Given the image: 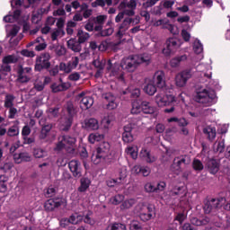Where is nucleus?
I'll list each match as a JSON object with an SVG mask.
<instances>
[{
	"label": "nucleus",
	"instance_id": "1",
	"mask_svg": "<svg viewBox=\"0 0 230 230\" xmlns=\"http://www.w3.org/2000/svg\"><path fill=\"white\" fill-rule=\"evenodd\" d=\"M128 94L132 100H136L132 103L131 114H150L157 116V108L152 106L149 102L145 101L141 96V90L135 88L128 91Z\"/></svg>",
	"mask_w": 230,
	"mask_h": 230
},
{
	"label": "nucleus",
	"instance_id": "2",
	"mask_svg": "<svg viewBox=\"0 0 230 230\" xmlns=\"http://www.w3.org/2000/svg\"><path fill=\"white\" fill-rule=\"evenodd\" d=\"M111 155V144L109 142H102L92 155L93 164L103 163L107 157Z\"/></svg>",
	"mask_w": 230,
	"mask_h": 230
},
{
	"label": "nucleus",
	"instance_id": "3",
	"mask_svg": "<svg viewBox=\"0 0 230 230\" xmlns=\"http://www.w3.org/2000/svg\"><path fill=\"white\" fill-rule=\"evenodd\" d=\"M194 100L198 103H203L204 105H215L217 103V92L215 90L203 89L197 92Z\"/></svg>",
	"mask_w": 230,
	"mask_h": 230
},
{
	"label": "nucleus",
	"instance_id": "4",
	"mask_svg": "<svg viewBox=\"0 0 230 230\" xmlns=\"http://www.w3.org/2000/svg\"><path fill=\"white\" fill-rule=\"evenodd\" d=\"M51 55L49 52L41 53L40 56H37L34 71L36 73H41V71H49L51 69Z\"/></svg>",
	"mask_w": 230,
	"mask_h": 230
},
{
	"label": "nucleus",
	"instance_id": "5",
	"mask_svg": "<svg viewBox=\"0 0 230 230\" xmlns=\"http://www.w3.org/2000/svg\"><path fill=\"white\" fill-rule=\"evenodd\" d=\"M191 163V158L189 155H183L176 156L171 165L172 172H181L182 166H188Z\"/></svg>",
	"mask_w": 230,
	"mask_h": 230
},
{
	"label": "nucleus",
	"instance_id": "6",
	"mask_svg": "<svg viewBox=\"0 0 230 230\" xmlns=\"http://www.w3.org/2000/svg\"><path fill=\"white\" fill-rule=\"evenodd\" d=\"M191 76H193L191 68H187L180 72L175 77V84L177 87H184Z\"/></svg>",
	"mask_w": 230,
	"mask_h": 230
},
{
	"label": "nucleus",
	"instance_id": "7",
	"mask_svg": "<svg viewBox=\"0 0 230 230\" xmlns=\"http://www.w3.org/2000/svg\"><path fill=\"white\" fill-rule=\"evenodd\" d=\"M120 67H122L124 71H128V73H134L138 66L134 56L132 55L121 60Z\"/></svg>",
	"mask_w": 230,
	"mask_h": 230
},
{
	"label": "nucleus",
	"instance_id": "8",
	"mask_svg": "<svg viewBox=\"0 0 230 230\" xmlns=\"http://www.w3.org/2000/svg\"><path fill=\"white\" fill-rule=\"evenodd\" d=\"M177 101L175 100V96L172 94L165 95H156L155 102L158 107H166V105H174Z\"/></svg>",
	"mask_w": 230,
	"mask_h": 230
},
{
	"label": "nucleus",
	"instance_id": "9",
	"mask_svg": "<svg viewBox=\"0 0 230 230\" xmlns=\"http://www.w3.org/2000/svg\"><path fill=\"white\" fill-rule=\"evenodd\" d=\"M68 218L70 220V224H72L73 226H78V224H81L83 221L84 222V224H89L90 226H93L94 224V222H93V219H91V217H89V214H87L84 218V216L78 213H75L72 214Z\"/></svg>",
	"mask_w": 230,
	"mask_h": 230
},
{
	"label": "nucleus",
	"instance_id": "10",
	"mask_svg": "<svg viewBox=\"0 0 230 230\" xmlns=\"http://www.w3.org/2000/svg\"><path fill=\"white\" fill-rule=\"evenodd\" d=\"M48 119H49V117H41L39 120L40 127H42L40 134V139H46V137H48V134H49L53 128V126L48 122Z\"/></svg>",
	"mask_w": 230,
	"mask_h": 230
},
{
	"label": "nucleus",
	"instance_id": "11",
	"mask_svg": "<svg viewBox=\"0 0 230 230\" xmlns=\"http://www.w3.org/2000/svg\"><path fill=\"white\" fill-rule=\"evenodd\" d=\"M226 198L221 199H212L205 203L203 209L207 215H209L211 211H215V209H218L220 208V202H224Z\"/></svg>",
	"mask_w": 230,
	"mask_h": 230
},
{
	"label": "nucleus",
	"instance_id": "12",
	"mask_svg": "<svg viewBox=\"0 0 230 230\" xmlns=\"http://www.w3.org/2000/svg\"><path fill=\"white\" fill-rule=\"evenodd\" d=\"M73 177L80 179L82 177V164L78 160H71L68 164Z\"/></svg>",
	"mask_w": 230,
	"mask_h": 230
},
{
	"label": "nucleus",
	"instance_id": "13",
	"mask_svg": "<svg viewBox=\"0 0 230 230\" xmlns=\"http://www.w3.org/2000/svg\"><path fill=\"white\" fill-rule=\"evenodd\" d=\"M62 204H64V202L62 201V199H59V198L49 199L44 204L45 211H49V212L55 211L56 209H58L60 206H62Z\"/></svg>",
	"mask_w": 230,
	"mask_h": 230
},
{
	"label": "nucleus",
	"instance_id": "14",
	"mask_svg": "<svg viewBox=\"0 0 230 230\" xmlns=\"http://www.w3.org/2000/svg\"><path fill=\"white\" fill-rule=\"evenodd\" d=\"M177 49V40L175 38H169L165 42V47L163 49L164 55L170 57L172 53H175Z\"/></svg>",
	"mask_w": 230,
	"mask_h": 230
},
{
	"label": "nucleus",
	"instance_id": "15",
	"mask_svg": "<svg viewBox=\"0 0 230 230\" xmlns=\"http://www.w3.org/2000/svg\"><path fill=\"white\" fill-rule=\"evenodd\" d=\"M144 188L146 193H159L160 191L164 190L166 183L164 181H161L155 187L152 182H147L145 184Z\"/></svg>",
	"mask_w": 230,
	"mask_h": 230
},
{
	"label": "nucleus",
	"instance_id": "16",
	"mask_svg": "<svg viewBox=\"0 0 230 230\" xmlns=\"http://www.w3.org/2000/svg\"><path fill=\"white\" fill-rule=\"evenodd\" d=\"M164 72L163 71L155 73L153 84L155 87H158V89H164V87H166V80L164 79Z\"/></svg>",
	"mask_w": 230,
	"mask_h": 230
},
{
	"label": "nucleus",
	"instance_id": "17",
	"mask_svg": "<svg viewBox=\"0 0 230 230\" xmlns=\"http://www.w3.org/2000/svg\"><path fill=\"white\" fill-rule=\"evenodd\" d=\"M135 58V62H137V66L139 67L141 64H145V66H150L152 62V56L148 53L136 54L133 55Z\"/></svg>",
	"mask_w": 230,
	"mask_h": 230
},
{
	"label": "nucleus",
	"instance_id": "18",
	"mask_svg": "<svg viewBox=\"0 0 230 230\" xmlns=\"http://www.w3.org/2000/svg\"><path fill=\"white\" fill-rule=\"evenodd\" d=\"M63 143L65 144L66 150L68 154H75V144L76 143V138L69 136L61 137Z\"/></svg>",
	"mask_w": 230,
	"mask_h": 230
},
{
	"label": "nucleus",
	"instance_id": "19",
	"mask_svg": "<svg viewBox=\"0 0 230 230\" xmlns=\"http://www.w3.org/2000/svg\"><path fill=\"white\" fill-rule=\"evenodd\" d=\"M146 209L147 213H140V220L143 222H148V220H152V218L155 217V206L149 204L147 205Z\"/></svg>",
	"mask_w": 230,
	"mask_h": 230
},
{
	"label": "nucleus",
	"instance_id": "20",
	"mask_svg": "<svg viewBox=\"0 0 230 230\" xmlns=\"http://www.w3.org/2000/svg\"><path fill=\"white\" fill-rule=\"evenodd\" d=\"M83 128L86 130H98L100 124L98 123V119L94 118L85 119L83 123Z\"/></svg>",
	"mask_w": 230,
	"mask_h": 230
},
{
	"label": "nucleus",
	"instance_id": "21",
	"mask_svg": "<svg viewBox=\"0 0 230 230\" xmlns=\"http://www.w3.org/2000/svg\"><path fill=\"white\" fill-rule=\"evenodd\" d=\"M133 22H134V19H132V18H125L124 19L122 23L119 25V31L117 32V37H119V39H123V35H124L125 31H127L128 30L129 24H132Z\"/></svg>",
	"mask_w": 230,
	"mask_h": 230
},
{
	"label": "nucleus",
	"instance_id": "22",
	"mask_svg": "<svg viewBox=\"0 0 230 230\" xmlns=\"http://www.w3.org/2000/svg\"><path fill=\"white\" fill-rule=\"evenodd\" d=\"M132 125L128 124L124 127V132L122 133V141L124 143H132L134 141V135L132 134Z\"/></svg>",
	"mask_w": 230,
	"mask_h": 230
},
{
	"label": "nucleus",
	"instance_id": "23",
	"mask_svg": "<svg viewBox=\"0 0 230 230\" xmlns=\"http://www.w3.org/2000/svg\"><path fill=\"white\" fill-rule=\"evenodd\" d=\"M68 49L74 51V53H80L82 51V43L76 40V38L70 39L67 42Z\"/></svg>",
	"mask_w": 230,
	"mask_h": 230
},
{
	"label": "nucleus",
	"instance_id": "24",
	"mask_svg": "<svg viewBox=\"0 0 230 230\" xmlns=\"http://www.w3.org/2000/svg\"><path fill=\"white\" fill-rule=\"evenodd\" d=\"M70 87H71V84H69V83H62L60 84H58L57 83H53L50 85L51 92L54 93L66 92Z\"/></svg>",
	"mask_w": 230,
	"mask_h": 230
},
{
	"label": "nucleus",
	"instance_id": "25",
	"mask_svg": "<svg viewBox=\"0 0 230 230\" xmlns=\"http://www.w3.org/2000/svg\"><path fill=\"white\" fill-rule=\"evenodd\" d=\"M13 160L16 164H21V163H30L31 161V156L28 153H20L13 155Z\"/></svg>",
	"mask_w": 230,
	"mask_h": 230
},
{
	"label": "nucleus",
	"instance_id": "26",
	"mask_svg": "<svg viewBox=\"0 0 230 230\" xmlns=\"http://www.w3.org/2000/svg\"><path fill=\"white\" fill-rule=\"evenodd\" d=\"M207 168L212 175H215V173H217L218 170H220V164L215 159H208L207 162Z\"/></svg>",
	"mask_w": 230,
	"mask_h": 230
},
{
	"label": "nucleus",
	"instance_id": "27",
	"mask_svg": "<svg viewBox=\"0 0 230 230\" xmlns=\"http://www.w3.org/2000/svg\"><path fill=\"white\" fill-rule=\"evenodd\" d=\"M61 130L65 132L71 128V125H73V117L72 116H64L60 119Z\"/></svg>",
	"mask_w": 230,
	"mask_h": 230
},
{
	"label": "nucleus",
	"instance_id": "28",
	"mask_svg": "<svg viewBox=\"0 0 230 230\" xmlns=\"http://www.w3.org/2000/svg\"><path fill=\"white\" fill-rule=\"evenodd\" d=\"M94 105V99L91 96L83 97L80 102V107L84 111H87V109H91Z\"/></svg>",
	"mask_w": 230,
	"mask_h": 230
},
{
	"label": "nucleus",
	"instance_id": "29",
	"mask_svg": "<svg viewBox=\"0 0 230 230\" xmlns=\"http://www.w3.org/2000/svg\"><path fill=\"white\" fill-rule=\"evenodd\" d=\"M213 150L216 154H222L226 150V139L224 138H218L214 146H213Z\"/></svg>",
	"mask_w": 230,
	"mask_h": 230
},
{
	"label": "nucleus",
	"instance_id": "30",
	"mask_svg": "<svg viewBox=\"0 0 230 230\" xmlns=\"http://www.w3.org/2000/svg\"><path fill=\"white\" fill-rule=\"evenodd\" d=\"M190 223L192 226H208V224H211V219L208 217L198 218V217H191Z\"/></svg>",
	"mask_w": 230,
	"mask_h": 230
},
{
	"label": "nucleus",
	"instance_id": "31",
	"mask_svg": "<svg viewBox=\"0 0 230 230\" xmlns=\"http://www.w3.org/2000/svg\"><path fill=\"white\" fill-rule=\"evenodd\" d=\"M89 186H91V180L87 177H83L80 180V186L78 187L77 191L85 193V191L89 190Z\"/></svg>",
	"mask_w": 230,
	"mask_h": 230
},
{
	"label": "nucleus",
	"instance_id": "32",
	"mask_svg": "<svg viewBox=\"0 0 230 230\" xmlns=\"http://www.w3.org/2000/svg\"><path fill=\"white\" fill-rule=\"evenodd\" d=\"M143 91L148 96H154L157 93V86L154 83H147L143 85Z\"/></svg>",
	"mask_w": 230,
	"mask_h": 230
},
{
	"label": "nucleus",
	"instance_id": "33",
	"mask_svg": "<svg viewBox=\"0 0 230 230\" xmlns=\"http://www.w3.org/2000/svg\"><path fill=\"white\" fill-rule=\"evenodd\" d=\"M186 60H188V56H186V54L175 57L170 61L171 67H179L181 62H184Z\"/></svg>",
	"mask_w": 230,
	"mask_h": 230
},
{
	"label": "nucleus",
	"instance_id": "34",
	"mask_svg": "<svg viewBox=\"0 0 230 230\" xmlns=\"http://www.w3.org/2000/svg\"><path fill=\"white\" fill-rule=\"evenodd\" d=\"M203 134L207 136L209 141H213L217 137V129L212 127H207L203 128Z\"/></svg>",
	"mask_w": 230,
	"mask_h": 230
},
{
	"label": "nucleus",
	"instance_id": "35",
	"mask_svg": "<svg viewBox=\"0 0 230 230\" xmlns=\"http://www.w3.org/2000/svg\"><path fill=\"white\" fill-rule=\"evenodd\" d=\"M140 157L146 161V163H155V157L150 154V151L143 148L140 151Z\"/></svg>",
	"mask_w": 230,
	"mask_h": 230
},
{
	"label": "nucleus",
	"instance_id": "36",
	"mask_svg": "<svg viewBox=\"0 0 230 230\" xmlns=\"http://www.w3.org/2000/svg\"><path fill=\"white\" fill-rule=\"evenodd\" d=\"M65 111H66L68 116H75L78 111L73 102H67L64 106Z\"/></svg>",
	"mask_w": 230,
	"mask_h": 230
},
{
	"label": "nucleus",
	"instance_id": "37",
	"mask_svg": "<svg viewBox=\"0 0 230 230\" xmlns=\"http://www.w3.org/2000/svg\"><path fill=\"white\" fill-rule=\"evenodd\" d=\"M17 81L20 82V84H28V82H30V77L24 75V68L22 67V66H21L18 69Z\"/></svg>",
	"mask_w": 230,
	"mask_h": 230
},
{
	"label": "nucleus",
	"instance_id": "38",
	"mask_svg": "<svg viewBox=\"0 0 230 230\" xmlns=\"http://www.w3.org/2000/svg\"><path fill=\"white\" fill-rule=\"evenodd\" d=\"M3 64H17L19 62V58L15 55H7L2 59Z\"/></svg>",
	"mask_w": 230,
	"mask_h": 230
},
{
	"label": "nucleus",
	"instance_id": "39",
	"mask_svg": "<svg viewBox=\"0 0 230 230\" xmlns=\"http://www.w3.org/2000/svg\"><path fill=\"white\" fill-rule=\"evenodd\" d=\"M77 37H78V42L81 44H84V42H87L89 40L91 35L88 32H84L82 30H78L77 31Z\"/></svg>",
	"mask_w": 230,
	"mask_h": 230
},
{
	"label": "nucleus",
	"instance_id": "40",
	"mask_svg": "<svg viewBox=\"0 0 230 230\" xmlns=\"http://www.w3.org/2000/svg\"><path fill=\"white\" fill-rule=\"evenodd\" d=\"M127 167H121L119 171V184H125L127 182Z\"/></svg>",
	"mask_w": 230,
	"mask_h": 230
},
{
	"label": "nucleus",
	"instance_id": "41",
	"mask_svg": "<svg viewBox=\"0 0 230 230\" xmlns=\"http://www.w3.org/2000/svg\"><path fill=\"white\" fill-rule=\"evenodd\" d=\"M33 155L36 159H42L44 157H48V151L42 148H35L33 150Z\"/></svg>",
	"mask_w": 230,
	"mask_h": 230
},
{
	"label": "nucleus",
	"instance_id": "42",
	"mask_svg": "<svg viewBox=\"0 0 230 230\" xmlns=\"http://www.w3.org/2000/svg\"><path fill=\"white\" fill-rule=\"evenodd\" d=\"M102 139H103V134L100 133H92L88 137V141L92 145H94L96 141H102Z\"/></svg>",
	"mask_w": 230,
	"mask_h": 230
},
{
	"label": "nucleus",
	"instance_id": "43",
	"mask_svg": "<svg viewBox=\"0 0 230 230\" xmlns=\"http://www.w3.org/2000/svg\"><path fill=\"white\" fill-rule=\"evenodd\" d=\"M193 49H194V53H196V55H200V53H202V51H204V46L202 45V42H200V40L197 39L194 41Z\"/></svg>",
	"mask_w": 230,
	"mask_h": 230
},
{
	"label": "nucleus",
	"instance_id": "44",
	"mask_svg": "<svg viewBox=\"0 0 230 230\" xmlns=\"http://www.w3.org/2000/svg\"><path fill=\"white\" fill-rule=\"evenodd\" d=\"M125 200V196L123 194H117L111 198L110 202H111L114 206H118L121 204Z\"/></svg>",
	"mask_w": 230,
	"mask_h": 230
},
{
	"label": "nucleus",
	"instance_id": "45",
	"mask_svg": "<svg viewBox=\"0 0 230 230\" xmlns=\"http://www.w3.org/2000/svg\"><path fill=\"white\" fill-rule=\"evenodd\" d=\"M184 187H175L172 191L171 195L172 197H182L186 195V192Z\"/></svg>",
	"mask_w": 230,
	"mask_h": 230
},
{
	"label": "nucleus",
	"instance_id": "46",
	"mask_svg": "<svg viewBox=\"0 0 230 230\" xmlns=\"http://www.w3.org/2000/svg\"><path fill=\"white\" fill-rule=\"evenodd\" d=\"M112 33H114V29L112 27H110V28L103 30L102 31L95 34V37H111V35H112Z\"/></svg>",
	"mask_w": 230,
	"mask_h": 230
},
{
	"label": "nucleus",
	"instance_id": "47",
	"mask_svg": "<svg viewBox=\"0 0 230 230\" xmlns=\"http://www.w3.org/2000/svg\"><path fill=\"white\" fill-rule=\"evenodd\" d=\"M105 64H107L105 59L100 60L98 58L93 61V66H95L96 69H105Z\"/></svg>",
	"mask_w": 230,
	"mask_h": 230
},
{
	"label": "nucleus",
	"instance_id": "48",
	"mask_svg": "<svg viewBox=\"0 0 230 230\" xmlns=\"http://www.w3.org/2000/svg\"><path fill=\"white\" fill-rule=\"evenodd\" d=\"M13 100H15V96L7 94L5 96L4 107H6V109L13 107Z\"/></svg>",
	"mask_w": 230,
	"mask_h": 230
},
{
	"label": "nucleus",
	"instance_id": "49",
	"mask_svg": "<svg viewBox=\"0 0 230 230\" xmlns=\"http://www.w3.org/2000/svg\"><path fill=\"white\" fill-rule=\"evenodd\" d=\"M102 125L104 128H110L114 125V120L111 117H104L102 120Z\"/></svg>",
	"mask_w": 230,
	"mask_h": 230
},
{
	"label": "nucleus",
	"instance_id": "50",
	"mask_svg": "<svg viewBox=\"0 0 230 230\" xmlns=\"http://www.w3.org/2000/svg\"><path fill=\"white\" fill-rule=\"evenodd\" d=\"M192 167L196 172H202V170H204V164L199 159H194Z\"/></svg>",
	"mask_w": 230,
	"mask_h": 230
},
{
	"label": "nucleus",
	"instance_id": "51",
	"mask_svg": "<svg viewBox=\"0 0 230 230\" xmlns=\"http://www.w3.org/2000/svg\"><path fill=\"white\" fill-rule=\"evenodd\" d=\"M6 179L5 176H0V191L1 193H6V190H8V187L6 185Z\"/></svg>",
	"mask_w": 230,
	"mask_h": 230
},
{
	"label": "nucleus",
	"instance_id": "52",
	"mask_svg": "<svg viewBox=\"0 0 230 230\" xmlns=\"http://www.w3.org/2000/svg\"><path fill=\"white\" fill-rule=\"evenodd\" d=\"M106 230H127V226H125V224L115 223L108 226Z\"/></svg>",
	"mask_w": 230,
	"mask_h": 230
},
{
	"label": "nucleus",
	"instance_id": "53",
	"mask_svg": "<svg viewBox=\"0 0 230 230\" xmlns=\"http://www.w3.org/2000/svg\"><path fill=\"white\" fill-rule=\"evenodd\" d=\"M136 204V199H129L125 200L122 205H121V208L122 209H130V208H132V206H134Z\"/></svg>",
	"mask_w": 230,
	"mask_h": 230
},
{
	"label": "nucleus",
	"instance_id": "54",
	"mask_svg": "<svg viewBox=\"0 0 230 230\" xmlns=\"http://www.w3.org/2000/svg\"><path fill=\"white\" fill-rule=\"evenodd\" d=\"M13 168V163L5 162L0 166V170H3L6 173V172H10Z\"/></svg>",
	"mask_w": 230,
	"mask_h": 230
},
{
	"label": "nucleus",
	"instance_id": "55",
	"mask_svg": "<svg viewBox=\"0 0 230 230\" xmlns=\"http://www.w3.org/2000/svg\"><path fill=\"white\" fill-rule=\"evenodd\" d=\"M7 135L13 137V136H19V127L17 126H12L8 131Z\"/></svg>",
	"mask_w": 230,
	"mask_h": 230
},
{
	"label": "nucleus",
	"instance_id": "56",
	"mask_svg": "<svg viewBox=\"0 0 230 230\" xmlns=\"http://www.w3.org/2000/svg\"><path fill=\"white\" fill-rule=\"evenodd\" d=\"M169 123H172V121H178L180 127H186V125H188V121L186 120V119L182 118L180 120L173 117L168 119Z\"/></svg>",
	"mask_w": 230,
	"mask_h": 230
},
{
	"label": "nucleus",
	"instance_id": "57",
	"mask_svg": "<svg viewBox=\"0 0 230 230\" xmlns=\"http://www.w3.org/2000/svg\"><path fill=\"white\" fill-rule=\"evenodd\" d=\"M21 55H22V57H27L28 58H33V57H35V51L28 50V49H22L21 51Z\"/></svg>",
	"mask_w": 230,
	"mask_h": 230
},
{
	"label": "nucleus",
	"instance_id": "58",
	"mask_svg": "<svg viewBox=\"0 0 230 230\" xmlns=\"http://www.w3.org/2000/svg\"><path fill=\"white\" fill-rule=\"evenodd\" d=\"M105 21H107V15H99L95 18V23L101 24L102 26H103Z\"/></svg>",
	"mask_w": 230,
	"mask_h": 230
},
{
	"label": "nucleus",
	"instance_id": "59",
	"mask_svg": "<svg viewBox=\"0 0 230 230\" xmlns=\"http://www.w3.org/2000/svg\"><path fill=\"white\" fill-rule=\"evenodd\" d=\"M98 6H101L102 8H103V6H105V0H95L94 2L92 3L93 8H98Z\"/></svg>",
	"mask_w": 230,
	"mask_h": 230
},
{
	"label": "nucleus",
	"instance_id": "60",
	"mask_svg": "<svg viewBox=\"0 0 230 230\" xmlns=\"http://www.w3.org/2000/svg\"><path fill=\"white\" fill-rule=\"evenodd\" d=\"M104 100H106L108 103H111V102H116V96H114L112 93H108L104 95Z\"/></svg>",
	"mask_w": 230,
	"mask_h": 230
},
{
	"label": "nucleus",
	"instance_id": "61",
	"mask_svg": "<svg viewBox=\"0 0 230 230\" xmlns=\"http://www.w3.org/2000/svg\"><path fill=\"white\" fill-rule=\"evenodd\" d=\"M64 148L66 149V145L64 144L62 138L59 140V143H58L56 145V147L54 148V150L56 152H61V150H64Z\"/></svg>",
	"mask_w": 230,
	"mask_h": 230
},
{
	"label": "nucleus",
	"instance_id": "62",
	"mask_svg": "<svg viewBox=\"0 0 230 230\" xmlns=\"http://www.w3.org/2000/svg\"><path fill=\"white\" fill-rule=\"evenodd\" d=\"M49 72V75L50 76H57V75H58V66H55L52 68H49V70H47Z\"/></svg>",
	"mask_w": 230,
	"mask_h": 230
},
{
	"label": "nucleus",
	"instance_id": "63",
	"mask_svg": "<svg viewBox=\"0 0 230 230\" xmlns=\"http://www.w3.org/2000/svg\"><path fill=\"white\" fill-rule=\"evenodd\" d=\"M68 80H71V82H78V80H80V74L77 72L71 74L68 76Z\"/></svg>",
	"mask_w": 230,
	"mask_h": 230
},
{
	"label": "nucleus",
	"instance_id": "64",
	"mask_svg": "<svg viewBox=\"0 0 230 230\" xmlns=\"http://www.w3.org/2000/svg\"><path fill=\"white\" fill-rule=\"evenodd\" d=\"M69 224H71V221L69 218H62L60 221H59V226L60 227H67V226H69Z\"/></svg>",
	"mask_w": 230,
	"mask_h": 230
}]
</instances>
